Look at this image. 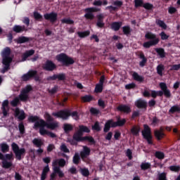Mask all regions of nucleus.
Instances as JSON below:
<instances>
[{"mask_svg": "<svg viewBox=\"0 0 180 180\" xmlns=\"http://www.w3.org/2000/svg\"><path fill=\"white\" fill-rule=\"evenodd\" d=\"M44 117L46 121L41 120L39 122H36L34 124V128L39 129V134H41V136H46V134H47V136H49L51 139H56L57 135L51 131H47L44 127H46V129L49 130H56V129L58 127V122L54 121V118H53L49 112L45 113Z\"/></svg>", "mask_w": 180, "mask_h": 180, "instance_id": "1", "label": "nucleus"}, {"mask_svg": "<svg viewBox=\"0 0 180 180\" xmlns=\"http://www.w3.org/2000/svg\"><path fill=\"white\" fill-rule=\"evenodd\" d=\"M91 130L88 127L84 125H79V129L73 134V140L75 141H89L91 144H95V139L91 136H84V133H90Z\"/></svg>", "mask_w": 180, "mask_h": 180, "instance_id": "2", "label": "nucleus"}, {"mask_svg": "<svg viewBox=\"0 0 180 180\" xmlns=\"http://www.w3.org/2000/svg\"><path fill=\"white\" fill-rule=\"evenodd\" d=\"M11 53L12 51L11 48L8 46L4 48L1 53L2 64L4 65L1 70V74H5V72H8V71L11 70V64H12V61H13V58L11 56Z\"/></svg>", "mask_w": 180, "mask_h": 180, "instance_id": "3", "label": "nucleus"}, {"mask_svg": "<svg viewBox=\"0 0 180 180\" xmlns=\"http://www.w3.org/2000/svg\"><path fill=\"white\" fill-rule=\"evenodd\" d=\"M52 115L55 117L61 119L62 120H68L70 116L74 117L75 120H79V115H78V112L73 111L72 112H71V110L67 109L60 110L56 112H53Z\"/></svg>", "mask_w": 180, "mask_h": 180, "instance_id": "4", "label": "nucleus"}, {"mask_svg": "<svg viewBox=\"0 0 180 180\" xmlns=\"http://www.w3.org/2000/svg\"><path fill=\"white\" fill-rule=\"evenodd\" d=\"M126 122H127L126 118L121 119L120 117H117V122H114L113 119L108 120L104 125L103 131L108 133L111 127H123L126 124Z\"/></svg>", "mask_w": 180, "mask_h": 180, "instance_id": "5", "label": "nucleus"}, {"mask_svg": "<svg viewBox=\"0 0 180 180\" xmlns=\"http://www.w3.org/2000/svg\"><path fill=\"white\" fill-rule=\"evenodd\" d=\"M145 39L149 41L143 44V47H144V49H150V47L157 46V44L160 43V38L157 37V34L151 32H148L146 33Z\"/></svg>", "mask_w": 180, "mask_h": 180, "instance_id": "6", "label": "nucleus"}, {"mask_svg": "<svg viewBox=\"0 0 180 180\" xmlns=\"http://www.w3.org/2000/svg\"><path fill=\"white\" fill-rule=\"evenodd\" d=\"M56 60L58 63H61L62 65L65 67H70L72 65L75 60L72 57L68 56L67 54L62 53L56 56Z\"/></svg>", "mask_w": 180, "mask_h": 180, "instance_id": "7", "label": "nucleus"}, {"mask_svg": "<svg viewBox=\"0 0 180 180\" xmlns=\"http://www.w3.org/2000/svg\"><path fill=\"white\" fill-rule=\"evenodd\" d=\"M143 138L146 140L148 144L153 146V135L151 128L147 124H143V130L141 131Z\"/></svg>", "mask_w": 180, "mask_h": 180, "instance_id": "8", "label": "nucleus"}, {"mask_svg": "<svg viewBox=\"0 0 180 180\" xmlns=\"http://www.w3.org/2000/svg\"><path fill=\"white\" fill-rule=\"evenodd\" d=\"M84 11L85 12V19L87 20H94V19H95V15H94V13L101 12V8L96 7H89L84 8Z\"/></svg>", "mask_w": 180, "mask_h": 180, "instance_id": "9", "label": "nucleus"}, {"mask_svg": "<svg viewBox=\"0 0 180 180\" xmlns=\"http://www.w3.org/2000/svg\"><path fill=\"white\" fill-rule=\"evenodd\" d=\"M33 78L36 82L40 81V76L37 73V70H30L27 74L23 75V81H29Z\"/></svg>", "mask_w": 180, "mask_h": 180, "instance_id": "10", "label": "nucleus"}, {"mask_svg": "<svg viewBox=\"0 0 180 180\" xmlns=\"http://www.w3.org/2000/svg\"><path fill=\"white\" fill-rule=\"evenodd\" d=\"M11 148L15 153L16 158H18V160H21L22 155L23 154V148L19 149V146H18L16 143L13 142L11 144Z\"/></svg>", "mask_w": 180, "mask_h": 180, "instance_id": "11", "label": "nucleus"}, {"mask_svg": "<svg viewBox=\"0 0 180 180\" xmlns=\"http://www.w3.org/2000/svg\"><path fill=\"white\" fill-rule=\"evenodd\" d=\"M117 112H120L121 113H124V115H129L131 113V108L129 105L126 104H120L117 107Z\"/></svg>", "mask_w": 180, "mask_h": 180, "instance_id": "12", "label": "nucleus"}, {"mask_svg": "<svg viewBox=\"0 0 180 180\" xmlns=\"http://www.w3.org/2000/svg\"><path fill=\"white\" fill-rule=\"evenodd\" d=\"M53 172L50 175V178L52 179H56V176H57V174L59 176V178H64V172L61 171V169L60 167H53Z\"/></svg>", "mask_w": 180, "mask_h": 180, "instance_id": "13", "label": "nucleus"}, {"mask_svg": "<svg viewBox=\"0 0 180 180\" xmlns=\"http://www.w3.org/2000/svg\"><path fill=\"white\" fill-rule=\"evenodd\" d=\"M42 68L45 71H54V70L57 68V65L51 60H46V63L42 65Z\"/></svg>", "mask_w": 180, "mask_h": 180, "instance_id": "14", "label": "nucleus"}, {"mask_svg": "<svg viewBox=\"0 0 180 180\" xmlns=\"http://www.w3.org/2000/svg\"><path fill=\"white\" fill-rule=\"evenodd\" d=\"M67 76L65 73H59L58 75H53V76H49L46 78L47 81H56L58 79V81H65Z\"/></svg>", "mask_w": 180, "mask_h": 180, "instance_id": "15", "label": "nucleus"}, {"mask_svg": "<svg viewBox=\"0 0 180 180\" xmlns=\"http://www.w3.org/2000/svg\"><path fill=\"white\" fill-rule=\"evenodd\" d=\"M57 13L51 12L49 13H45L44 18L45 20H49L51 23H56L57 22Z\"/></svg>", "mask_w": 180, "mask_h": 180, "instance_id": "16", "label": "nucleus"}, {"mask_svg": "<svg viewBox=\"0 0 180 180\" xmlns=\"http://www.w3.org/2000/svg\"><path fill=\"white\" fill-rule=\"evenodd\" d=\"M160 87L163 91V95H165V98H171V91L168 89V86H167V84L164 82L160 83Z\"/></svg>", "mask_w": 180, "mask_h": 180, "instance_id": "17", "label": "nucleus"}, {"mask_svg": "<svg viewBox=\"0 0 180 180\" xmlns=\"http://www.w3.org/2000/svg\"><path fill=\"white\" fill-rule=\"evenodd\" d=\"M20 101H23V89L20 90L19 97H15L13 101H11V105L13 108H16L19 104Z\"/></svg>", "mask_w": 180, "mask_h": 180, "instance_id": "18", "label": "nucleus"}, {"mask_svg": "<svg viewBox=\"0 0 180 180\" xmlns=\"http://www.w3.org/2000/svg\"><path fill=\"white\" fill-rule=\"evenodd\" d=\"M91 155V149L88 146H84L83 151L80 152V157L82 160H85Z\"/></svg>", "mask_w": 180, "mask_h": 180, "instance_id": "19", "label": "nucleus"}, {"mask_svg": "<svg viewBox=\"0 0 180 180\" xmlns=\"http://www.w3.org/2000/svg\"><path fill=\"white\" fill-rule=\"evenodd\" d=\"M103 19H105V15L103 14L97 15V22L96 26L100 29L105 27V22H103Z\"/></svg>", "mask_w": 180, "mask_h": 180, "instance_id": "20", "label": "nucleus"}, {"mask_svg": "<svg viewBox=\"0 0 180 180\" xmlns=\"http://www.w3.org/2000/svg\"><path fill=\"white\" fill-rule=\"evenodd\" d=\"M138 57L141 60V61L139 62V66H141V68L146 67V64H147V58L144 56V53L143 51L139 52Z\"/></svg>", "mask_w": 180, "mask_h": 180, "instance_id": "21", "label": "nucleus"}, {"mask_svg": "<svg viewBox=\"0 0 180 180\" xmlns=\"http://www.w3.org/2000/svg\"><path fill=\"white\" fill-rule=\"evenodd\" d=\"M65 160L60 158V159H56L53 161L52 162V167H58V165H59V167H61L62 168L65 167Z\"/></svg>", "mask_w": 180, "mask_h": 180, "instance_id": "22", "label": "nucleus"}, {"mask_svg": "<svg viewBox=\"0 0 180 180\" xmlns=\"http://www.w3.org/2000/svg\"><path fill=\"white\" fill-rule=\"evenodd\" d=\"M135 106H136L138 109H147V101L143 99H139L135 102Z\"/></svg>", "mask_w": 180, "mask_h": 180, "instance_id": "23", "label": "nucleus"}, {"mask_svg": "<svg viewBox=\"0 0 180 180\" xmlns=\"http://www.w3.org/2000/svg\"><path fill=\"white\" fill-rule=\"evenodd\" d=\"M0 160L1 161H11L13 160V153H11L10 154L4 155V153L0 152Z\"/></svg>", "mask_w": 180, "mask_h": 180, "instance_id": "24", "label": "nucleus"}, {"mask_svg": "<svg viewBox=\"0 0 180 180\" xmlns=\"http://www.w3.org/2000/svg\"><path fill=\"white\" fill-rule=\"evenodd\" d=\"M0 151L3 154H6V153H9V145H8L6 142H3L0 143Z\"/></svg>", "mask_w": 180, "mask_h": 180, "instance_id": "25", "label": "nucleus"}, {"mask_svg": "<svg viewBox=\"0 0 180 180\" xmlns=\"http://www.w3.org/2000/svg\"><path fill=\"white\" fill-rule=\"evenodd\" d=\"M154 134H155V137H156L157 140H158V141L162 140V139H164V137H165V134L164 133V131H162V129L155 130Z\"/></svg>", "mask_w": 180, "mask_h": 180, "instance_id": "26", "label": "nucleus"}, {"mask_svg": "<svg viewBox=\"0 0 180 180\" xmlns=\"http://www.w3.org/2000/svg\"><path fill=\"white\" fill-rule=\"evenodd\" d=\"M9 108V101L5 100L2 103V107H1V110L3 112L4 116H8V110L6 108Z\"/></svg>", "mask_w": 180, "mask_h": 180, "instance_id": "27", "label": "nucleus"}, {"mask_svg": "<svg viewBox=\"0 0 180 180\" xmlns=\"http://www.w3.org/2000/svg\"><path fill=\"white\" fill-rule=\"evenodd\" d=\"M49 172H50V167H49V165H46L42 170V172L41 174V180H46Z\"/></svg>", "mask_w": 180, "mask_h": 180, "instance_id": "28", "label": "nucleus"}, {"mask_svg": "<svg viewBox=\"0 0 180 180\" xmlns=\"http://www.w3.org/2000/svg\"><path fill=\"white\" fill-rule=\"evenodd\" d=\"M122 25H123V22L121 21L120 22H113L111 24V29L114 30L115 32H117L120 30V28L122 27Z\"/></svg>", "mask_w": 180, "mask_h": 180, "instance_id": "29", "label": "nucleus"}, {"mask_svg": "<svg viewBox=\"0 0 180 180\" xmlns=\"http://www.w3.org/2000/svg\"><path fill=\"white\" fill-rule=\"evenodd\" d=\"M32 144H34V147H37V148H41V146L44 144V143L41 139L34 138L32 140Z\"/></svg>", "mask_w": 180, "mask_h": 180, "instance_id": "30", "label": "nucleus"}, {"mask_svg": "<svg viewBox=\"0 0 180 180\" xmlns=\"http://www.w3.org/2000/svg\"><path fill=\"white\" fill-rule=\"evenodd\" d=\"M155 51H156L158 56H159L160 58H165V56H167V53H165V49H164L163 48H156L155 49Z\"/></svg>", "mask_w": 180, "mask_h": 180, "instance_id": "31", "label": "nucleus"}, {"mask_svg": "<svg viewBox=\"0 0 180 180\" xmlns=\"http://www.w3.org/2000/svg\"><path fill=\"white\" fill-rule=\"evenodd\" d=\"M132 78H134V81H137V82H140L141 84L144 82V77L139 75L136 72L133 73Z\"/></svg>", "mask_w": 180, "mask_h": 180, "instance_id": "32", "label": "nucleus"}, {"mask_svg": "<svg viewBox=\"0 0 180 180\" xmlns=\"http://www.w3.org/2000/svg\"><path fill=\"white\" fill-rule=\"evenodd\" d=\"M40 120H42L41 119L40 120V117H39V116L37 115H31L28 117V121L30 122V123H34V124H36V123H40Z\"/></svg>", "mask_w": 180, "mask_h": 180, "instance_id": "33", "label": "nucleus"}, {"mask_svg": "<svg viewBox=\"0 0 180 180\" xmlns=\"http://www.w3.org/2000/svg\"><path fill=\"white\" fill-rule=\"evenodd\" d=\"M131 133L133 136H136V137L139 136L140 134V127L139 126H133L131 129Z\"/></svg>", "mask_w": 180, "mask_h": 180, "instance_id": "34", "label": "nucleus"}, {"mask_svg": "<svg viewBox=\"0 0 180 180\" xmlns=\"http://www.w3.org/2000/svg\"><path fill=\"white\" fill-rule=\"evenodd\" d=\"M63 130L65 133L68 134L70 131H72L74 130V127L71 124H64Z\"/></svg>", "mask_w": 180, "mask_h": 180, "instance_id": "35", "label": "nucleus"}, {"mask_svg": "<svg viewBox=\"0 0 180 180\" xmlns=\"http://www.w3.org/2000/svg\"><path fill=\"white\" fill-rule=\"evenodd\" d=\"M15 117H18V120H23V111H20L19 108H15Z\"/></svg>", "mask_w": 180, "mask_h": 180, "instance_id": "36", "label": "nucleus"}, {"mask_svg": "<svg viewBox=\"0 0 180 180\" xmlns=\"http://www.w3.org/2000/svg\"><path fill=\"white\" fill-rule=\"evenodd\" d=\"M122 32L125 36L129 37L131 34V28L129 25H125L122 27Z\"/></svg>", "mask_w": 180, "mask_h": 180, "instance_id": "37", "label": "nucleus"}, {"mask_svg": "<svg viewBox=\"0 0 180 180\" xmlns=\"http://www.w3.org/2000/svg\"><path fill=\"white\" fill-rule=\"evenodd\" d=\"M80 162H81V156H79V153H75L72 158L73 164H75V165H78V164H79Z\"/></svg>", "mask_w": 180, "mask_h": 180, "instance_id": "38", "label": "nucleus"}, {"mask_svg": "<svg viewBox=\"0 0 180 180\" xmlns=\"http://www.w3.org/2000/svg\"><path fill=\"white\" fill-rule=\"evenodd\" d=\"M151 169V163L150 162H142L141 164V169L142 171H147V169Z\"/></svg>", "mask_w": 180, "mask_h": 180, "instance_id": "39", "label": "nucleus"}, {"mask_svg": "<svg viewBox=\"0 0 180 180\" xmlns=\"http://www.w3.org/2000/svg\"><path fill=\"white\" fill-rule=\"evenodd\" d=\"M77 34L79 37H80L81 39H84L85 37H88V36L91 34V32H89V30L84 31V32H77Z\"/></svg>", "mask_w": 180, "mask_h": 180, "instance_id": "40", "label": "nucleus"}, {"mask_svg": "<svg viewBox=\"0 0 180 180\" xmlns=\"http://www.w3.org/2000/svg\"><path fill=\"white\" fill-rule=\"evenodd\" d=\"M34 54V50L31 49L30 51H26L23 53V61H25L26 58L30 57V56H33Z\"/></svg>", "mask_w": 180, "mask_h": 180, "instance_id": "41", "label": "nucleus"}, {"mask_svg": "<svg viewBox=\"0 0 180 180\" xmlns=\"http://www.w3.org/2000/svg\"><path fill=\"white\" fill-rule=\"evenodd\" d=\"M156 70H157V73L158 74V75H160V77H162V71H164V70H165L164 65H162V64L158 65L156 68Z\"/></svg>", "mask_w": 180, "mask_h": 180, "instance_id": "42", "label": "nucleus"}, {"mask_svg": "<svg viewBox=\"0 0 180 180\" xmlns=\"http://www.w3.org/2000/svg\"><path fill=\"white\" fill-rule=\"evenodd\" d=\"M176 112L178 113L180 112V107L178 105H173L169 110V113H172V115H174V113H176Z\"/></svg>", "mask_w": 180, "mask_h": 180, "instance_id": "43", "label": "nucleus"}, {"mask_svg": "<svg viewBox=\"0 0 180 180\" xmlns=\"http://www.w3.org/2000/svg\"><path fill=\"white\" fill-rule=\"evenodd\" d=\"M33 15H34V18L35 19V20H38V22H42L43 15H41V14H40L37 11H34Z\"/></svg>", "mask_w": 180, "mask_h": 180, "instance_id": "44", "label": "nucleus"}, {"mask_svg": "<svg viewBox=\"0 0 180 180\" xmlns=\"http://www.w3.org/2000/svg\"><path fill=\"white\" fill-rule=\"evenodd\" d=\"M155 157L158 158V160H164V158H165V155L163 152L156 151L155 153Z\"/></svg>", "mask_w": 180, "mask_h": 180, "instance_id": "45", "label": "nucleus"}, {"mask_svg": "<svg viewBox=\"0 0 180 180\" xmlns=\"http://www.w3.org/2000/svg\"><path fill=\"white\" fill-rule=\"evenodd\" d=\"M102 91H103V86L99 84H96L94 92H96V94H101Z\"/></svg>", "mask_w": 180, "mask_h": 180, "instance_id": "46", "label": "nucleus"}, {"mask_svg": "<svg viewBox=\"0 0 180 180\" xmlns=\"http://www.w3.org/2000/svg\"><path fill=\"white\" fill-rule=\"evenodd\" d=\"M2 167L6 169H8L12 167V162H8V160H2Z\"/></svg>", "mask_w": 180, "mask_h": 180, "instance_id": "47", "label": "nucleus"}, {"mask_svg": "<svg viewBox=\"0 0 180 180\" xmlns=\"http://www.w3.org/2000/svg\"><path fill=\"white\" fill-rule=\"evenodd\" d=\"M82 101L84 102H91L94 101V97L91 95H86L82 97Z\"/></svg>", "mask_w": 180, "mask_h": 180, "instance_id": "48", "label": "nucleus"}, {"mask_svg": "<svg viewBox=\"0 0 180 180\" xmlns=\"http://www.w3.org/2000/svg\"><path fill=\"white\" fill-rule=\"evenodd\" d=\"M143 8L146 9V11H153V9H154V5L150 3H145L143 5Z\"/></svg>", "mask_w": 180, "mask_h": 180, "instance_id": "49", "label": "nucleus"}, {"mask_svg": "<svg viewBox=\"0 0 180 180\" xmlns=\"http://www.w3.org/2000/svg\"><path fill=\"white\" fill-rule=\"evenodd\" d=\"M60 150L63 153H70V149H68V148L67 147V145H65V143H62L60 145Z\"/></svg>", "mask_w": 180, "mask_h": 180, "instance_id": "50", "label": "nucleus"}, {"mask_svg": "<svg viewBox=\"0 0 180 180\" xmlns=\"http://www.w3.org/2000/svg\"><path fill=\"white\" fill-rule=\"evenodd\" d=\"M169 169L172 172H179L180 171V166L172 165L169 167Z\"/></svg>", "mask_w": 180, "mask_h": 180, "instance_id": "51", "label": "nucleus"}, {"mask_svg": "<svg viewBox=\"0 0 180 180\" xmlns=\"http://www.w3.org/2000/svg\"><path fill=\"white\" fill-rule=\"evenodd\" d=\"M144 5V1L143 0H134V6L135 8L143 7Z\"/></svg>", "mask_w": 180, "mask_h": 180, "instance_id": "52", "label": "nucleus"}, {"mask_svg": "<svg viewBox=\"0 0 180 180\" xmlns=\"http://www.w3.org/2000/svg\"><path fill=\"white\" fill-rule=\"evenodd\" d=\"M80 172L83 176H89V170L86 168L80 169Z\"/></svg>", "mask_w": 180, "mask_h": 180, "instance_id": "53", "label": "nucleus"}, {"mask_svg": "<svg viewBox=\"0 0 180 180\" xmlns=\"http://www.w3.org/2000/svg\"><path fill=\"white\" fill-rule=\"evenodd\" d=\"M92 130H95L96 131H101V125L99 124V122L96 121L94 124L92 126Z\"/></svg>", "mask_w": 180, "mask_h": 180, "instance_id": "54", "label": "nucleus"}, {"mask_svg": "<svg viewBox=\"0 0 180 180\" xmlns=\"http://www.w3.org/2000/svg\"><path fill=\"white\" fill-rule=\"evenodd\" d=\"M61 23H65L66 25H74V20L70 18H63L61 20Z\"/></svg>", "mask_w": 180, "mask_h": 180, "instance_id": "55", "label": "nucleus"}, {"mask_svg": "<svg viewBox=\"0 0 180 180\" xmlns=\"http://www.w3.org/2000/svg\"><path fill=\"white\" fill-rule=\"evenodd\" d=\"M13 32H15V33H20V32H23V27H22V26L20 25H15L13 27Z\"/></svg>", "mask_w": 180, "mask_h": 180, "instance_id": "56", "label": "nucleus"}, {"mask_svg": "<svg viewBox=\"0 0 180 180\" xmlns=\"http://www.w3.org/2000/svg\"><path fill=\"white\" fill-rule=\"evenodd\" d=\"M32 91H33V87H32V85L28 84L23 89V94H29Z\"/></svg>", "mask_w": 180, "mask_h": 180, "instance_id": "57", "label": "nucleus"}, {"mask_svg": "<svg viewBox=\"0 0 180 180\" xmlns=\"http://www.w3.org/2000/svg\"><path fill=\"white\" fill-rule=\"evenodd\" d=\"M157 25H158V26H160V27H162V29H167V24H165V22L161 20H158L156 21Z\"/></svg>", "mask_w": 180, "mask_h": 180, "instance_id": "58", "label": "nucleus"}, {"mask_svg": "<svg viewBox=\"0 0 180 180\" xmlns=\"http://www.w3.org/2000/svg\"><path fill=\"white\" fill-rule=\"evenodd\" d=\"M90 113H91V115H98L101 114V110H99L98 109H96L95 108H91Z\"/></svg>", "mask_w": 180, "mask_h": 180, "instance_id": "59", "label": "nucleus"}, {"mask_svg": "<svg viewBox=\"0 0 180 180\" xmlns=\"http://www.w3.org/2000/svg\"><path fill=\"white\" fill-rule=\"evenodd\" d=\"M136 117H140V111H133L131 116V120H134Z\"/></svg>", "mask_w": 180, "mask_h": 180, "instance_id": "60", "label": "nucleus"}, {"mask_svg": "<svg viewBox=\"0 0 180 180\" xmlns=\"http://www.w3.org/2000/svg\"><path fill=\"white\" fill-rule=\"evenodd\" d=\"M57 92H58V86H54L53 88L49 91V93L51 94V95H54V94H57Z\"/></svg>", "mask_w": 180, "mask_h": 180, "instance_id": "61", "label": "nucleus"}, {"mask_svg": "<svg viewBox=\"0 0 180 180\" xmlns=\"http://www.w3.org/2000/svg\"><path fill=\"white\" fill-rule=\"evenodd\" d=\"M112 4L116 8H122V6H123V1H115L113 2Z\"/></svg>", "mask_w": 180, "mask_h": 180, "instance_id": "62", "label": "nucleus"}, {"mask_svg": "<svg viewBox=\"0 0 180 180\" xmlns=\"http://www.w3.org/2000/svg\"><path fill=\"white\" fill-rule=\"evenodd\" d=\"M158 180H167V174L165 172H162L158 175Z\"/></svg>", "mask_w": 180, "mask_h": 180, "instance_id": "63", "label": "nucleus"}, {"mask_svg": "<svg viewBox=\"0 0 180 180\" xmlns=\"http://www.w3.org/2000/svg\"><path fill=\"white\" fill-rule=\"evenodd\" d=\"M134 88H136L135 83H130L125 86V89H134Z\"/></svg>", "mask_w": 180, "mask_h": 180, "instance_id": "64", "label": "nucleus"}]
</instances>
